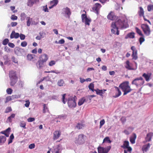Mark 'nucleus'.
Wrapping results in <instances>:
<instances>
[{
    "label": "nucleus",
    "mask_w": 153,
    "mask_h": 153,
    "mask_svg": "<svg viewBox=\"0 0 153 153\" xmlns=\"http://www.w3.org/2000/svg\"><path fill=\"white\" fill-rule=\"evenodd\" d=\"M10 24L11 26L13 27L16 26L17 25V22H12Z\"/></svg>",
    "instance_id": "0e129e2a"
},
{
    "label": "nucleus",
    "mask_w": 153,
    "mask_h": 153,
    "mask_svg": "<svg viewBox=\"0 0 153 153\" xmlns=\"http://www.w3.org/2000/svg\"><path fill=\"white\" fill-rule=\"evenodd\" d=\"M147 10L149 11L153 10V5H149L147 6Z\"/></svg>",
    "instance_id": "58836bf2"
},
{
    "label": "nucleus",
    "mask_w": 153,
    "mask_h": 153,
    "mask_svg": "<svg viewBox=\"0 0 153 153\" xmlns=\"http://www.w3.org/2000/svg\"><path fill=\"white\" fill-rule=\"evenodd\" d=\"M12 61L15 63H17L18 62L17 61L15 57L13 56L12 58Z\"/></svg>",
    "instance_id": "338daca9"
},
{
    "label": "nucleus",
    "mask_w": 153,
    "mask_h": 153,
    "mask_svg": "<svg viewBox=\"0 0 153 153\" xmlns=\"http://www.w3.org/2000/svg\"><path fill=\"white\" fill-rule=\"evenodd\" d=\"M75 98H76L75 96L74 97H70L68 98V104L69 107L70 108H75L76 106V103Z\"/></svg>",
    "instance_id": "423d86ee"
},
{
    "label": "nucleus",
    "mask_w": 153,
    "mask_h": 153,
    "mask_svg": "<svg viewBox=\"0 0 153 153\" xmlns=\"http://www.w3.org/2000/svg\"><path fill=\"white\" fill-rule=\"evenodd\" d=\"M48 59V55L45 53L41 55L39 57V59L37 62L39 68H41L44 66V63L46 62Z\"/></svg>",
    "instance_id": "f03ea898"
},
{
    "label": "nucleus",
    "mask_w": 153,
    "mask_h": 153,
    "mask_svg": "<svg viewBox=\"0 0 153 153\" xmlns=\"http://www.w3.org/2000/svg\"><path fill=\"white\" fill-rule=\"evenodd\" d=\"M19 36V33H16L14 31H13L10 35V38L11 39L15 38V39L18 38Z\"/></svg>",
    "instance_id": "dca6fc26"
},
{
    "label": "nucleus",
    "mask_w": 153,
    "mask_h": 153,
    "mask_svg": "<svg viewBox=\"0 0 153 153\" xmlns=\"http://www.w3.org/2000/svg\"><path fill=\"white\" fill-rule=\"evenodd\" d=\"M15 116V114H11L10 116L8 117L7 121L10 122H11L12 119L14 118Z\"/></svg>",
    "instance_id": "2f4dec72"
},
{
    "label": "nucleus",
    "mask_w": 153,
    "mask_h": 153,
    "mask_svg": "<svg viewBox=\"0 0 153 153\" xmlns=\"http://www.w3.org/2000/svg\"><path fill=\"white\" fill-rule=\"evenodd\" d=\"M124 26V25L123 22L120 19L118 20L116 22H113L111 25V31L112 33L118 35L119 34V31L118 30V27L123 28Z\"/></svg>",
    "instance_id": "f257e3e1"
},
{
    "label": "nucleus",
    "mask_w": 153,
    "mask_h": 153,
    "mask_svg": "<svg viewBox=\"0 0 153 153\" xmlns=\"http://www.w3.org/2000/svg\"><path fill=\"white\" fill-rule=\"evenodd\" d=\"M57 84L59 86H62L64 85V82L63 79H61L58 81Z\"/></svg>",
    "instance_id": "473e14b6"
},
{
    "label": "nucleus",
    "mask_w": 153,
    "mask_h": 153,
    "mask_svg": "<svg viewBox=\"0 0 153 153\" xmlns=\"http://www.w3.org/2000/svg\"><path fill=\"white\" fill-rule=\"evenodd\" d=\"M111 142V140L109 139V138L108 137H106L105 138L103 141V143H110Z\"/></svg>",
    "instance_id": "c756f323"
},
{
    "label": "nucleus",
    "mask_w": 153,
    "mask_h": 153,
    "mask_svg": "<svg viewBox=\"0 0 153 153\" xmlns=\"http://www.w3.org/2000/svg\"><path fill=\"white\" fill-rule=\"evenodd\" d=\"M137 137V136L135 133H133L130 137V141L132 144H134L135 143V140Z\"/></svg>",
    "instance_id": "2eb2a0df"
},
{
    "label": "nucleus",
    "mask_w": 153,
    "mask_h": 153,
    "mask_svg": "<svg viewBox=\"0 0 153 153\" xmlns=\"http://www.w3.org/2000/svg\"><path fill=\"white\" fill-rule=\"evenodd\" d=\"M153 133H148L146 138V140L147 141H151L152 136H153Z\"/></svg>",
    "instance_id": "393cba45"
},
{
    "label": "nucleus",
    "mask_w": 153,
    "mask_h": 153,
    "mask_svg": "<svg viewBox=\"0 0 153 153\" xmlns=\"http://www.w3.org/2000/svg\"><path fill=\"white\" fill-rule=\"evenodd\" d=\"M30 104L29 100H27L26 101V103L25 104V105L26 107H28Z\"/></svg>",
    "instance_id": "4d7b16f0"
},
{
    "label": "nucleus",
    "mask_w": 153,
    "mask_h": 153,
    "mask_svg": "<svg viewBox=\"0 0 153 153\" xmlns=\"http://www.w3.org/2000/svg\"><path fill=\"white\" fill-rule=\"evenodd\" d=\"M134 33L133 32L130 33L128 34L126 38L129 37L130 38H134Z\"/></svg>",
    "instance_id": "72a5a7b5"
},
{
    "label": "nucleus",
    "mask_w": 153,
    "mask_h": 153,
    "mask_svg": "<svg viewBox=\"0 0 153 153\" xmlns=\"http://www.w3.org/2000/svg\"><path fill=\"white\" fill-rule=\"evenodd\" d=\"M6 138L5 136L1 135L0 136V145L3 144L6 141Z\"/></svg>",
    "instance_id": "412c9836"
},
{
    "label": "nucleus",
    "mask_w": 153,
    "mask_h": 153,
    "mask_svg": "<svg viewBox=\"0 0 153 153\" xmlns=\"http://www.w3.org/2000/svg\"><path fill=\"white\" fill-rule=\"evenodd\" d=\"M95 91H96V94H97L102 95L103 93V91L102 90H100L98 89L97 90H95Z\"/></svg>",
    "instance_id": "ea45409f"
},
{
    "label": "nucleus",
    "mask_w": 153,
    "mask_h": 153,
    "mask_svg": "<svg viewBox=\"0 0 153 153\" xmlns=\"http://www.w3.org/2000/svg\"><path fill=\"white\" fill-rule=\"evenodd\" d=\"M9 77L10 78V85L11 86H14L16 83L18 79L16 72L14 71H10Z\"/></svg>",
    "instance_id": "7ed1b4c3"
},
{
    "label": "nucleus",
    "mask_w": 153,
    "mask_h": 153,
    "mask_svg": "<svg viewBox=\"0 0 153 153\" xmlns=\"http://www.w3.org/2000/svg\"><path fill=\"white\" fill-rule=\"evenodd\" d=\"M21 45L23 47H25L27 45V42L25 41H23L21 43Z\"/></svg>",
    "instance_id": "49530a36"
},
{
    "label": "nucleus",
    "mask_w": 153,
    "mask_h": 153,
    "mask_svg": "<svg viewBox=\"0 0 153 153\" xmlns=\"http://www.w3.org/2000/svg\"><path fill=\"white\" fill-rule=\"evenodd\" d=\"M107 18L108 19H110L111 20H115L117 19V17L115 16L114 13L111 11L108 14L107 16Z\"/></svg>",
    "instance_id": "f8f14e48"
},
{
    "label": "nucleus",
    "mask_w": 153,
    "mask_h": 153,
    "mask_svg": "<svg viewBox=\"0 0 153 153\" xmlns=\"http://www.w3.org/2000/svg\"><path fill=\"white\" fill-rule=\"evenodd\" d=\"M85 99L84 97L80 99L78 102V105L80 106L82 105L85 101Z\"/></svg>",
    "instance_id": "c85d7f7f"
},
{
    "label": "nucleus",
    "mask_w": 153,
    "mask_h": 153,
    "mask_svg": "<svg viewBox=\"0 0 153 153\" xmlns=\"http://www.w3.org/2000/svg\"><path fill=\"white\" fill-rule=\"evenodd\" d=\"M141 27L144 34L148 36L150 34L151 31L150 28L148 25L146 24H143L141 25Z\"/></svg>",
    "instance_id": "6e6552de"
},
{
    "label": "nucleus",
    "mask_w": 153,
    "mask_h": 153,
    "mask_svg": "<svg viewBox=\"0 0 153 153\" xmlns=\"http://www.w3.org/2000/svg\"><path fill=\"white\" fill-rule=\"evenodd\" d=\"M111 148V146H108L105 147L99 146L98 148V153H108Z\"/></svg>",
    "instance_id": "0eeeda50"
},
{
    "label": "nucleus",
    "mask_w": 153,
    "mask_h": 153,
    "mask_svg": "<svg viewBox=\"0 0 153 153\" xmlns=\"http://www.w3.org/2000/svg\"><path fill=\"white\" fill-rule=\"evenodd\" d=\"M125 149H126V151L128 152L129 153H131L132 149L130 146H129L126 148Z\"/></svg>",
    "instance_id": "c03bdc74"
},
{
    "label": "nucleus",
    "mask_w": 153,
    "mask_h": 153,
    "mask_svg": "<svg viewBox=\"0 0 153 153\" xmlns=\"http://www.w3.org/2000/svg\"><path fill=\"white\" fill-rule=\"evenodd\" d=\"M38 1L39 0H28L27 3V5L31 7L35 3Z\"/></svg>",
    "instance_id": "aec40b11"
},
{
    "label": "nucleus",
    "mask_w": 153,
    "mask_h": 153,
    "mask_svg": "<svg viewBox=\"0 0 153 153\" xmlns=\"http://www.w3.org/2000/svg\"><path fill=\"white\" fill-rule=\"evenodd\" d=\"M19 36L20 37V39L22 40H24L25 38V36L24 34H20Z\"/></svg>",
    "instance_id": "864d4df0"
},
{
    "label": "nucleus",
    "mask_w": 153,
    "mask_h": 153,
    "mask_svg": "<svg viewBox=\"0 0 153 153\" xmlns=\"http://www.w3.org/2000/svg\"><path fill=\"white\" fill-rule=\"evenodd\" d=\"M35 147V145L34 143L30 144L29 146V148L30 149H33Z\"/></svg>",
    "instance_id": "5fc2aeb1"
},
{
    "label": "nucleus",
    "mask_w": 153,
    "mask_h": 153,
    "mask_svg": "<svg viewBox=\"0 0 153 153\" xmlns=\"http://www.w3.org/2000/svg\"><path fill=\"white\" fill-rule=\"evenodd\" d=\"M66 95V94H64L62 95V101L64 104H65V102H66L65 101V96Z\"/></svg>",
    "instance_id": "8fccbe9b"
},
{
    "label": "nucleus",
    "mask_w": 153,
    "mask_h": 153,
    "mask_svg": "<svg viewBox=\"0 0 153 153\" xmlns=\"http://www.w3.org/2000/svg\"><path fill=\"white\" fill-rule=\"evenodd\" d=\"M150 147V144L149 143H148L147 145L145 146L144 149L146 151L148 150Z\"/></svg>",
    "instance_id": "3c124183"
},
{
    "label": "nucleus",
    "mask_w": 153,
    "mask_h": 153,
    "mask_svg": "<svg viewBox=\"0 0 153 153\" xmlns=\"http://www.w3.org/2000/svg\"><path fill=\"white\" fill-rule=\"evenodd\" d=\"M10 128H8L5 131H2L1 132V133L4 134L5 135V136L6 137H8L9 136V132L10 131Z\"/></svg>",
    "instance_id": "a878e982"
},
{
    "label": "nucleus",
    "mask_w": 153,
    "mask_h": 153,
    "mask_svg": "<svg viewBox=\"0 0 153 153\" xmlns=\"http://www.w3.org/2000/svg\"><path fill=\"white\" fill-rule=\"evenodd\" d=\"M33 58L32 54H28L27 56V58L28 60H31Z\"/></svg>",
    "instance_id": "a19ab883"
},
{
    "label": "nucleus",
    "mask_w": 153,
    "mask_h": 153,
    "mask_svg": "<svg viewBox=\"0 0 153 153\" xmlns=\"http://www.w3.org/2000/svg\"><path fill=\"white\" fill-rule=\"evenodd\" d=\"M56 63V62L54 60H52L49 63V65L50 66H51L54 65Z\"/></svg>",
    "instance_id": "09e8293b"
},
{
    "label": "nucleus",
    "mask_w": 153,
    "mask_h": 153,
    "mask_svg": "<svg viewBox=\"0 0 153 153\" xmlns=\"http://www.w3.org/2000/svg\"><path fill=\"white\" fill-rule=\"evenodd\" d=\"M58 3V1L57 0H53L50 2V4L51 6L49 7V9H51L53 8L54 6H56Z\"/></svg>",
    "instance_id": "6ab92c4d"
},
{
    "label": "nucleus",
    "mask_w": 153,
    "mask_h": 153,
    "mask_svg": "<svg viewBox=\"0 0 153 153\" xmlns=\"http://www.w3.org/2000/svg\"><path fill=\"white\" fill-rule=\"evenodd\" d=\"M62 148V146L61 144L58 145L57 146L56 148L54 149V151L55 153H59L60 150Z\"/></svg>",
    "instance_id": "bb28decb"
},
{
    "label": "nucleus",
    "mask_w": 153,
    "mask_h": 153,
    "mask_svg": "<svg viewBox=\"0 0 153 153\" xmlns=\"http://www.w3.org/2000/svg\"><path fill=\"white\" fill-rule=\"evenodd\" d=\"M46 77H44L43 78L41 79L37 83V85H38L41 82H42L44 79H46Z\"/></svg>",
    "instance_id": "680f3d73"
},
{
    "label": "nucleus",
    "mask_w": 153,
    "mask_h": 153,
    "mask_svg": "<svg viewBox=\"0 0 153 153\" xmlns=\"http://www.w3.org/2000/svg\"><path fill=\"white\" fill-rule=\"evenodd\" d=\"M17 17L14 15H12L11 17V19L12 20H16L17 19Z\"/></svg>",
    "instance_id": "6e6d98bb"
},
{
    "label": "nucleus",
    "mask_w": 153,
    "mask_h": 153,
    "mask_svg": "<svg viewBox=\"0 0 153 153\" xmlns=\"http://www.w3.org/2000/svg\"><path fill=\"white\" fill-rule=\"evenodd\" d=\"M135 29L136 30V32L138 33L139 35L143 36V35L142 33L141 30L137 27H135Z\"/></svg>",
    "instance_id": "7c9ffc66"
},
{
    "label": "nucleus",
    "mask_w": 153,
    "mask_h": 153,
    "mask_svg": "<svg viewBox=\"0 0 153 153\" xmlns=\"http://www.w3.org/2000/svg\"><path fill=\"white\" fill-rule=\"evenodd\" d=\"M139 41L140 44L141 45L142 43L145 41V39L144 38V36L140 37L139 38Z\"/></svg>",
    "instance_id": "79ce46f5"
},
{
    "label": "nucleus",
    "mask_w": 153,
    "mask_h": 153,
    "mask_svg": "<svg viewBox=\"0 0 153 153\" xmlns=\"http://www.w3.org/2000/svg\"><path fill=\"white\" fill-rule=\"evenodd\" d=\"M151 75L152 74L151 73H148L147 74L144 73L143 74L142 76L145 78L146 81H149Z\"/></svg>",
    "instance_id": "a211bd4d"
},
{
    "label": "nucleus",
    "mask_w": 153,
    "mask_h": 153,
    "mask_svg": "<svg viewBox=\"0 0 153 153\" xmlns=\"http://www.w3.org/2000/svg\"><path fill=\"white\" fill-rule=\"evenodd\" d=\"M101 7V5L98 3H96L95 4L94 7L92 8V9L95 11L97 14L98 13L99 10Z\"/></svg>",
    "instance_id": "4468645a"
},
{
    "label": "nucleus",
    "mask_w": 153,
    "mask_h": 153,
    "mask_svg": "<svg viewBox=\"0 0 153 153\" xmlns=\"http://www.w3.org/2000/svg\"><path fill=\"white\" fill-rule=\"evenodd\" d=\"M63 11L68 16H69L71 14V12L70 9L66 7L63 9Z\"/></svg>",
    "instance_id": "b1692460"
},
{
    "label": "nucleus",
    "mask_w": 153,
    "mask_h": 153,
    "mask_svg": "<svg viewBox=\"0 0 153 153\" xmlns=\"http://www.w3.org/2000/svg\"><path fill=\"white\" fill-rule=\"evenodd\" d=\"M88 88L89 89L93 91H95L94 89V85L92 83L90 84L88 86Z\"/></svg>",
    "instance_id": "f704fd0d"
},
{
    "label": "nucleus",
    "mask_w": 153,
    "mask_h": 153,
    "mask_svg": "<svg viewBox=\"0 0 153 153\" xmlns=\"http://www.w3.org/2000/svg\"><path fill=\"white\" fill-rule=\"evenodd\" d=\"M35 119L34 117H30L27 119V121L29 122H30L34 121Z\"/></svg>",
    "instance_id": "603ef678"
},
{
    "label": "nucleus",
    "mask_w": 153,
    "mask_h": 153,
    "mask_svg": "<svg viewBox=\"0 0 153 153\" xmlns=\"http://www.w3.org/2000/svg\"><path fill=\"white\" fill-rule=\"evenodd\" d=\"M126 68L129 70H133L134 68H133L132 64L130 63L129 61H127L126 62Z\"/></svg>",
    "instance_id": "f3484780"
},
{
    "label": "nucleus",
    "mask_w": 153,
    "mask_h": 153,
    "mask_svg": "<svg viewBox=\"0 0 153 153\" xmlns=\"http://www.w3.org/2000/svg\"><path fill=\"white\" fill-rule=\"evenodd\" d=\"M12 111V108L10 107H9L7 108L5 111V113H7L10 112Z\"/></svg>",
    "instance_id": "37998d69"
},
{
    "label": "nucleus",
    "mask_w": 153,
    "mask_h": 153,
    "mask_svg": "<svg viewBox=\"0 0 153 153\" xmlns=\"http://www.w3.org/2000/svg\"><path fill=\"white\" fill-rule=\"evenodd\" d=\"M26 19L27 20V25L28 26H29L30 25V24L33 22L32 19L30 18L29 17H28Z\"/></svg>",
    "instance_id": "cd10ccee"
},
{
    "label": "nucleus",
    "mask_w": 153,
    "mask_h": 153,
    "mask_svg": "<svg viewBox=\"0 0 153 153\" xmlns=\"http://www.w3.org/2000/svg\"><path fill=\"white\" fill-rule=\"evenodd\" d=\"M84 135L83 134H79L77 138H75V143L77 145H81L85 143Z\"/></svg>",
    "instance_id": "39448f33"
},
{
    "label": "nucleus",
    "mask_w": 153,
    "mask_h": 153,
    "mask_svg": "<svg viewBox=\"0 0 153 153\" xmlns=\"http://www.w3.org/2000/svg\"><path fill=\"white\" fill-rule=\"evenodd\" d=\"M116 91L118 93H116L115 95L113 96V97L115 98H117L119 97L121 95V93L118 87L115 86Z\"/></svg>",
    "instance_id": "4be33fe9"
},
{
    "label": "nucleus",
    "mask_w": 153,
    "mask_h": 153,
    "mask_svg": "<svg viewBox=\"0 0 153 153\" xmlns=\"http://www.w3.org/2000/svg\"><path fill=\"white\" fill-rule=\"evenodd\" d=\"M43 113H45L47 111H48V108H47V107H46L45 104H44L43 105Z\"/></svg>",
    "instance_id": "c9c22d12"
},
{
    "label": "nucleus",
    "mask_w": 153,
    "mask_h": 153,
    "mask_svg": "<svg viewBox=\"0 0 153 153\" xmlns=\"http://www.w3.org/2000/svg\"><path fill=\"white\" fill-rule=\"evenodd\" d=\"M83 125H77L76 126V128L80 129L82 128Z\"/></svg>",
    "instance_id": "bf43d9fd"
},
{
    "label": "nucleus",
    "mask_w": 153,
    "mask_h": 153,
    "mask_svg": "<svg viewBox=\"0 0 153 153\" xmlns=\"http://www.w3.org/2000/svg\"><path fill=\"white\" fill-rule=\"evenodd\" d=\"M25 13H22L21 15V20H24L25 19Z\"/></svg>",
    "instance_id": "13d9d810"
},
{
    "label": "nucleus",
    "mask_w": 153,
    "mask_h": 153,
    "mask_svg": "<svg viewBox=\"0 0 153 153\" xmlns=\"http://www.w3.org/2000/svg\"><path fill=\"white\" fill-rule=\"evenodd\" d=\"M128 146H129V142L128 141L125 140V149Z\"/></svg>",
    "instance_id": "052dcab7"
},
{
    "label": "nucleus",
    "mask_w": 153,
    "mask_h": 153,
    "mask_svg": "<svg viewBox=\"0 0 153 153\" xmlns=\"http://www.w3.org/2000/svg\"><path fill=\"white\" fill-rule=\"evenodd\" d=\"M144 83V80L142 77L137 78L132 82V84L134 85L137 87L141 86Z\"/></svg>",
    "instance_id": "20e7f679"
},
{
    "label": "nucleus",
    "mask_w": 153,
    "mask_h": 153,
    "mask_svg": "<svg viewBox=\"0 0 153 153\" xmlns=\"http://www.w3.org/2000/svg\"><path fill=\"white\" fill-rule=\"evenodd\" d=\"M43 38V37H42V35H40V36H37L36 38V39L38 40H40L42 38Z\"/></svg>",
    "instance_id": "774afa93"
},
{
    "label": "nucleus",
    "mask_w": 153,
    "mask_h": 153,
    "mask_svg": "<svg viewBox=\"0 0 153 153\" xmlns=\"http://www.w3.org/2000/svg\"><path fill=\"white\" fill-rule=\"evenodd\" d=\"M6 92L8 94H10L12 93L13 90L11 88H8L7 89Z\"/></svg>",
    "instance_id": "a18cd8bd"
},
{
    "label": "nucleus",
    "mask_w": 153,
    "mask_h": 153,
    "mask_svg": "<svg viewBox=\"0 0 153 153\" xmlns=\"http://www.w3.org/2000/svg\"><path fill=\"white\" fill-rule=\"evenodd\" d=\"M83 11L85 12V14H82L81 16L82 21L83 22H84L85 25H87L89 26L90 25V23L91 21V20L90 19H88L87 16L86 14V12L85 10H83Z\"/></svg>",
    "instance_id": "1a4fd4ad"
},
{
    "label": "nucleus",
    "mask_w": 153,
    "mask_h": 153,
    "mask_svg": "<svg viewBox=\"0 0 153 153\" xmlns=\"http://www.w3.org/2000/svg\"><path fill=\"white\" fill-rule=\"evenodd\" d=\"M8 45L9 47L12 48H13L15 47V45L13 43H8Z\"/></svg>",
    "instance_id": "e2e57ef3"
},
{
    "label": "nucleus",
    "mask_w": 153,
    "mask_h": 153,
    "mask_svg": "<svg viewBox=\"0 0 153 153\" xmlns=\"http://www.w3.org/2000/svg\"><path fill=\"white\" fill-rule=\"evenodd\" d=\"M12 100V99L10 96H9L7 97L6 98V100L5 101V103H6L8 102L9 101L11 100Z\"/></svg>",
    "instance_id": "de8ad7c7"
},
{
    "label": "nucleus",
    "mask_w": 153,
    "mask_h": 153,
    "mask_svg": "<svg viewBox=\"0 0 153 153\" xmlns=\"http://www.w3.org/2000/svg\"><path fill=\"white\" fill-rule=\"evenodd\" d=\"M61 132L60 131H56L53 133V139L55 140L57 139L60 136Z\"/></svg>",
    "instance_id": "ddd939ff"
},
{
    "label": "nucleus",
    "mask_w": 153,
    "mask_h": 153,
    "mask_svg": "<svg viewBox=\"0 0 153 153\" xmlns=\"http://www.w3.org/2000/svg\"><path fill=\"white\" fill-rule=\"evenodd\" d=\"M120 88L121 89L123 92H124V82H123L119 86Z\"/></svg>",
    "instance_id": "e433bc0d"
},
{
    "label": "nucleus",
    "mask_w": 153,
    "mask_h": 153,
    "mask_svg": "<svg viewBox=\"0 0 153 153\" xmlns=\"http://www.w3.org/2000/svg\"><path fill=\"white\" fill-rule=\"evenodd\" d=\"M140 10L138 12V13L140 17L143 16H144V11L142 7H139Z\"/></svg>",
    "instance_id": "5701e85b"
},
{
    "label": "nucleus",
    "mask_w": 153,
    "mask_h": 153,
    "mask_svg": "<svg viewBox=\"0 0 153 153\" xmlns=\"http://www.w3.org/2000/svg\"><path fill=\"white\" fill-rule=\"evenodd\" d=\"M9 40L8 39H5L2 42V44L4 45H7L8 43Z\"/></svg>",
    "instance_id": "4c0bfd02"
},
{
    "label": "nucleus",
    "mask_w": 153,
    "mask_h": 153,
    "mask_svg": "<svg viewBox=\"0 0 153 153\" xmlns=\"http://www.w3.org/2000/svg\"><path fill=\"white\" fill-rule=\"evenodd\" d=\"M65 42V40L64 39H62L61 40H60L59 42L58 43L59 44H63Z\"/></svg>",
    "instance_id": "69168bd1"
},
{
    "label": "nucleus",
    "mask_w": 153,
    "mask_h": 153,
    "mask_svg": "<svg viewBox=\"0 0 153 153\" xmlns=\"http://www.w3.org/2000/svg\"><path fill=\"white\" fill-rule=\"evenodd\" d=\"M128 84V82H125V95L130 92L132 90L130 86H129Z\"/></svg>",
    "instance_id": "9b49d317"
},
{
    "label": "nucleus",
    "mask_w": 153,
    "mask_h": 153,
    "mask_svg": "<svg viewBox=\"0 0 153 153\" xmlns=\"http://www.w3.org/2000/svg\"><path fill=\"white\" fill-rule=\"evenodd\" d=\"M131 49L133 51L132 54L131 55L132 59L136 60L138 58L137 50L136 49L135 47L133 46L131 47Z\"/></svg>",
    "instance_id": "9d476101"
}]
</instances>
